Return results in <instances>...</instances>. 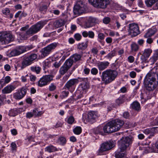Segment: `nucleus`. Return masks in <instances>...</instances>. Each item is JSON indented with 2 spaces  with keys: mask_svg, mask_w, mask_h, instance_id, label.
Listing matches in <instances>:
<instances>
[{
  "mask_svg": "<svg viewBox=\"0 0 158 158\" xmlns=\"http://www.w3.org/2000/svg\"><path fill=\"white\" fill-rule=\"evenodd\" d=\"M98 117L97 113L95 111H91L89 112L88 114V121L93 123L94 122L95 120Z\"/></svg>",
  "mask_w": 158,
  "mask_h": 158,
  "instance_id": "nucleus-18",
  "label": "nucleus"
},
{
  "mask_svg": "<svg viewBox=\"0 0 158 158\" xmlns=\"http://www.w3.org/2000/svg\"><path fill=\"white\" fill-rule=\"evenodd\" d=\"M118 75V72L115 70L107 69L102 73V80L105 84H107L114 81Z\"/></svg>",
  "mask_w": 158,
  "mask_h": 158,
  "instance_id": "nucleus-1",
  "label": "nucleus"
},
{
  "mask_svg": "<svg viewBox=\"0 0 158 158\" xmlns=\"http://www.w3.org/2000/svg\"><path fill=\"white\" fill-rule=\"evenodd\" d=\"M18 49L20 54L27 51V48L26 47L24 46H20L19 47Z\"/></svg>",
  "mask_w": 158,
  "mask_h": 158,
  "instance_id": "nucleus-45",
  "label": "nucleus"
},
{
  "mask_svg": "<svg viewBox=\"0 0 158 158\" xmlns=\"http://www.w3.org/2000/svg\"><path fill=\"white\" fill-rule=\"evenodd\" d=\"M31 70L34 72H35L36 73L39 74L41 70V68L38 65L32 66L30 68Z\"/></svg>",
  "mask_w": 158,
  "mask_h": 158,
  "instance_id": "nucleus-32",
  "label": "nucleus"
},
{
  "mask_svg": "<svg viewBox=\"0 0 158 158\" xmlns=\"http://www.w3.org/2000/svg\"><path fill=\"white\" fill-rule=\"evenodd\" d=\"M98 71L96 68H93L91 70V73L94 75H96L98 73Z\"/></svg>",
  "mask_w": 158,
  "mask_h": 158,
  "instance_id": "nucleus-53",
  "label": "nucleus"
},
{
  "mask_svg": "<svg viewBox=\"0 0 158 158\" xmlns=\"http://www.w3.org/2000/svg\"><path fill=\"white\" fill-rule=\"evenodd\" d=\"M17 113L16 109H11L9 111L8 115L10 116L14 117L17 114Z\"/></svg>",
  "mask_w": 158,
  "mask_h": 158,
  "instance_id": "nucleus-41",
  "label": "nucleus"
},
{
  "mask_svg": "<svg viewBox=\"0 0 158 158\" xmlns=\"http://www.w3.org/2000/svg\"><path fill=\"white\" fill-rule=\"evenodd\" d=\"M129 75L131 78H134L136 77V74L135 72L132 71L130 73Z\"/></svg>",
  "mask_w": 158,
  "mask_h": 158,
  "instance_id": "nucleus-62",
  "label": "nucleus"
},
{
  "mask_svg": "<svg viewBox=\"0 0 158 158\" xmlns=\"http://www.w3.org/2000/svg\"><path fill=\"white\" fill-rule=\"evenodd\" d=\"M103 130L105 133H110L115 132L111 121L108 122L103 127Z\"/></svg>",
  "mask_w": 158,
  "mask_h": 158,
  "instance_id": "nucleus-17",
  "label": "nucleus"
},
{
  "mask_svg": "<svg viewBox=\"0 0 158 158\" xmlns=\"http://www.w3.org/2000/svg\"><path fill=\"white\" fill-rule=\"evenodd\" d=\"M14 40V36L10 33L1 32V44H8Z\"/></svg>",
  "mask_w": 158,
  "mask_h": 158,
  "instance_id": "nucleus-7",
  "label": "nucleus"
},
{
  "mask_svg": "<svg viewBox=\"0 0 158 158\" xmlns=\"http://www.w3.org/2000/svg\"><path fill=\"white\" fill-rule=\"evenodd\" d=\"M3 14L6 15H8L10 13V10L7 8H6L2 11Z\"/></svg>",
  "mask_w": 158,
  "mask_h": 158,
  "instance_id": "nucleus-52",
  "label": "nucleus"
},
{
  "mask_svg": "<svg viewBox=\"0 0 158 158\" xmlns=\"http://www.w3.org/2000/svg\"><path fill=\"white\" fill-rule=\"evenodd\" d=\"M105 38V35L102 33L99 32L98 34V38L100 40H98V41L100 43H101V40H104Z\"/></svg>",
  "mask_w": 158,
  "mask_h": 158,
  "instance_id": "nucleus-44",
  "label": "nucleus"
},
{
  "mask_svg": "<svg viewBox=\"0 0 158 158\" xmlns=\"http://www.w3.org/2000/svg\"><path fill=\"white\" fill-rule=\"evenodd\" d=\"M60 61L56 62L53 64V66L56 68H58L61 65Z\"/></svg>",
  "mask_w": 158,
  "mask_h": 158,
  "instance_id": "nucleus-56",
  "label": "nucleus"
},
{
  "mask_svg": "<svg viewBox=\"0 0 158 158\" xmlns=\"http://www.w3.org/2000/svg\"><path fill=\"white\" fill-rule=\"evenodd\" d=\"M88 87V84L85 82H83L79 85L77 90V92L78 93L79 91L83 92Z\"/></svg>",
  "mask_w": 158,
  "mask_h": 158,
  "instance_id": "nucleus-22",
  "label": "nucleus"
},
{
  "mask_svg": "<svg viewBox=\"0 0 158 158\" xmlns=\"http://www.w3.org/2000/svg\"><path fill=\"white\" fill-rule=\"evenodd\" d=\"M158 60V57L153 55L150 58L148 61V63L150 64H154Z\"/></svg>",
  "mask_w": 158,
  "mask_h": 158,
  "instance_id": "nucleus-38",
  "label": "nucleus"
},
{
  "mask_svg": "<svg viewBox=\"0 0 158 158\" xmlns=\"http://www.w3.org/2000/svg\"><path fill=\"white\" fill-rule=\"evenodd\" d=\"M67 122L70 124H73L74 122V118L73 116H70L68 118Z\"/></svg>",
  "mask_w": 158,
  "mask_h": 158,
  "instance_id": "nucleus-46",
  "label": "nucleus"
},
{
  "mask_svg": "<svg viewBox=\"0 0 158 158\" xmlns=\"http://www.w3.org/2000/svg\"><path fill=\"white\" fill-rule=\"evenodd\" d=\"M82 35L84 37H87L88 36L91 39L94 38L95 34L94 32L90 31H84L82 32Z\"/></svg>",
  "mask_w": 158,
  "mask_h": 158,
  "instance_id": "nucleus-24",
  "label": "nucleus"
},
{
  "mask_svg": "<svg viewBox=\"0 0 158 158\" xmlns=\"http://www.w3.org/2000/svg\"><path fill=\"white\" fill-rule=\"evenodd\" d=\"M131 106L132 109L137 111L140 110L141 109L140 104L136 101L133 102L131 104Z\"/></svg>",
  "mask_w": 158,
  "mask_h": 158,
  "instance_id": "nucleus-26",
  "label": "nucleus"
},
{
  "mask_svg": "<svg viewBox=\"0 0 158 158\" xmlns=\"http://www.w3.org/2000/svg\"><path fill=\"white\" fill-rule=\"evenodd\" d=\"M82 56L80 54L75 53L73 54L70 58L73 62H76L79 60L81 57Z\"/></svg>",
  "mask_w": 158,
  "mask_h": 158,
  "instance_id": "nucleus-29",
  "label": "nucleus"
},
{
  "mask_svg": "<svg viewBox=\"0 0 158 158\" xmlns=\"http://www.w3.org/2000/svg\"><path fill=\"white\" fill-rule=\"evenodd\" d=\"M99 22V21L98 19L93 17H90L86 22L85 26L87 28H89L94 26L96 24L98 23Z\"/></svg>",
  "mask_w": 158,
  "mask_h": 158,
  "instance_id": "nucleus-16",
  "label": "nucleus"
},
{
  "mask_svg": "<svg viewBox=\"0 0 158 158\" xmlns=\"http://www.w3.org/2000/svg\"><path fill=\"white\" fill-rule=\"evenodd\" d=\"M33 113L34 115L36 117L41 116L44 113L42 111H39L37 109H35L33 110Z\"/></svg>",
  "mask_w": 158,
  "mask_h": 158,
  "instance_id": "nucleus-37",
  "label": "nucleus"
},
{
  "mask_svg": "<svg viewBox=\"0 0 158 158\" xmlns=\"http://www.w3.org/2000/svg\"><path fill=\"white\" fill-rule=\"evenodd\" d=\"M86 6L81 1L77 2L74 7L73 12L75 14L82 13L85 10Z\"/></svg>",
  "mask_w": 158,
  "mask_h": 158,
  "instance_id": "nucleus-10",
  "label": "nucleus"
},
{
  "mask_svg": "<svg viewBox=\"0 0 158 158\" xmlns=\"http://www.w3.org/2000/svg\"><path fill=\"white\" fill-rule=\"evenodd\" d=\"M64 24V21L62 19H60L56 21L54 23V25L55 27L57 28L60 27Z\"/></svg>",
  "mask_w": 158,
  "mask_h": 158,
  "instance_id": "nucleus-33",
  "label": "nucleus"
},
{
  "mask_svg": "<svg viewBox=\"0 0 158 158\" xmlns=\"http://www.w3.org/2000/svg\"><path fill=\"white\" fill-rule=\"evenodd\" d=\"M111 122L115 132L119 130L124 124V122L123 120L119 119H115Z\"/></svg>",
  "mask_w": 158,
  "mask_h": 158,
  "instance_id": "nucleus-13",
  "label": "nucleus"
},
{
  "mask_svg": "<svg viewBox=\"0 0 158 158\" xmlns=\"http://www.w3.org/2000/svg\"><path fill=\"white\" fill-rule=\"evenodd\" d=\"M10 146L11 147V150L13 152H14L16 151L17 146L15 142H13L11 143Z\"/></svg>",
  "mask_w": 158,
  "mask_h": 158,
  "instance_id": "nucleus-49",
  "label": "nucleus"
},
{
  "mask_svg": "<svg viewBox=\"0 0 158 158\" xmlns=\"http://www.w3.org/2000/svg\"><path fill=\"white\" fill-rule=\"evenodd\" d=\"M47 9V7L46 5H44L41 6L39 9V10L41 12H45Z\"/></svg>",
  "mask_w": 158,
  "mask_h": 158,
  "instance_id": "nucleus-51",
  "label": "nucleus"
},
{
  "mask_svg": "<svg viewBox=\"0 0 158 158\" xmlns=\"http://www.w3.org/2000/svg\"><path fill=\"white\" fill-rule=\"evenodd\" d=\"M37 55L35 54H32L29 56H26L22 61L21 69H23L26 67L31 64L33 61L37 58Z\"/></svg>",
  "mask_w": 158,
  "mask_h": 158,
  "instance_id": "nucleus-6",
  "label": "nucleus"
},
{
  "mask_svg": "<svg viewBox=\"0 0 158 158\" xmlns=\"http://www.w3.org/2000/svg\"><path fill=\"white\" fill-rule=\"evenodd\" d=\"M83 72L85 74H88L89 73L90 69L89 68L85 67L84 69Z\"/></svg>",
  "mask_w": 158,
  "mask_h": 158,
  "instance_id": "nucleus-64",
  "label": "nucleus"
},
{
  "mask_svg": "<svg viewBox=\"0 0 158 158\" xmlns=\"http://www.w3.org/2000/svg\"><path fill=\"white\" fill-rule=\"evenodd\" d=\"M115 146L114 143L112 141H107L102 143L100 148L97 152L98 155H101L103 154L104 152L108 151Z\"/></svg>",
  "mask_w": 158,
  "mask_h": 158,
  "instance_id": "nucleus-4",
  "label": "nucleus"
},
{
  "mask_svg": "<svg viewBox=\"0 0 158 158\" xmlns=\"http://www.w3.org/2000/svg\"><path fill=\"white\" fill-rule=\"evenodd\" d=\"M34 115L33 113L31 112H27L26 114V117L27 118H30Z\"/></svg>",
  "mask_w": 158,
  "mask_h": 158,
  "instance_id": "nucleus-63",
  "label": "nucleus"
},
{
  "mask_svg": "<svg viewBox=\"0 0 158 158\" xmlns=\"http://www.w3.org/2000/svg\"><path fill=\"white\" fill-rule=\"evenodd\" d=\"M29 77L30 81H35L37 79L36 76L33 75H30Z\"/></svg>",
  "mask_w": 158,
  "mask_h": 158,
  "instance_id": "nucleus-59",
  "label": "nucleus"
},
{
  "mask_svg": "<svg viewBox=\"0 0 158 158\" xmlns=\"http://www.w3.org/2000/svg\"><path fill=\"white\" fill-rule=\"evenodd\" d=\"M10 77L9 76H6V77H3L1 80V85L2 87L6 85V84H8L11 81Z\"/></svg>",
  "mask_w": 158,
  "mask_h": 158,
  "instance_id": "nucleus-25",
  "label": "nucleus"
},
{
  "mask_svg": "<svg viewBox=\"0 0 158 158\" xmlns=\"http://www.w3.org/2000/svg\"><path fill=\"white\" fill-rule=\"evenodd\" d=\"M131 52H136L139 49V46L136 43L133 42L131 45Z\"/></svg>",
  "mask_w": 158,
  "mask_h": 158,
  "instance_id": "nucleus-31",
  "label": "nucleus"
},
{
  "mask_svg": "<svg viewBox=\"0 0 158 158\" xmlns=\"http://www.w3.org/2000/svg\"><path fill=\"white\" fill-rule=\"evenodd\" d=\"M58 142L61 145H64L66 143V140L65 138L63 137H60L58 140Z\"/></svg>",
  "mask_w": 158,
  "mask_h": 158,
  "instance_id": "nucleus-43",
  "label": "nucleus"
},
{
  "mask_svg": "<svg viewBox=\"0 0 158 158\" xmlns=\"http://www.w3.org/2000/svg\"><path fill=\"white\" fill-rule=\"evenodd\" d=\"M79 82L77 79L74 78L68 81L66 83L64 86L65 89H67L68 90L71 91L70 89L75 87L76 84Z\"/></svg>",
  "mask_w": 158,
  "mask_h": 158,
  "instance_id": "nucleus-12",
  "label": "nucleus"
},
{
  "mask_svg": "<svg viewBox=\"0 0 158 158\" xmlns=\"http://www.w3.org/2000/svg\"><path fill=\"white\" fill-rule=\"evenodd\" d=\"M156 31V29L155 27H153L152 28L149 29L147 33L144 35V37L145 38H148L153 35Z\"/></svg>",
  "mask_w": 158,
  "mask_h": 158,
  "instance_id": "nucleus-23",
  "label": "nucleus"
},
{
  "mask_svg": "<svg viewBox=\"0 0 158 158\" xmlns=\"http://www.w3.org/2000/svg\"><path fill=\"white\" fill-rule=\"evenodd\" d=\"M123 102V100L122 97H120L116 100V102L118 105H119Z\"/></svg>",
  "mask_w": 158,
  "mask_h": 158,
  "instance_id": "nucleus-50",
  "label": "nucleus"
},
{
  "mask_svg": "<svg viewBox=\"0 0 158 158\" xmlns=\"http://www.w3.org/2000/svg\"><path fill=\"white\" fill-rule=\"evenodd\" d=\"M103 22L106 24L108 23L110 21V19L109 17L104 18L103 20Z\"/></svg>",
  "mask_w": 158,
  "mask_h": 158,
  "instance_id": "nucleus-57",
  "label": "nucleus"
},
{
  "mask_svg": "<svg viewBox=\"0 0 158 158\" xmlns=\"http://www.w3.org/2000/svg\"><path fill=\"white\" fill-rule=\"evenodd\" d=\"M45 151L48 152H54L56 151H58L56 147L52 145H50L46 147L44 149Z\"/></svg>",
  "mask_w": 158,
  "mask_h": 158,
  "instance_id": "nucleus-28",
  "label": "nucleus"
},
{
  "mask_svg": "<svg viewBox=\"0 0 158 158\" xmlns=\"http://www.w3.org/2000/svg\"><path fill=\"white\" fill-rule=\"evenodd\" d=\"M27 91L26 89L22 88L20 90L14 94V97L17 100L20 99L24 97L27 93Z\"/></svg>",
  "mask_w": 158,
  "mask_h": 158,
  "instance_id": "nucleus-15",
  "label": "nucleus"
},
{
  "mask_svg": "<svg viewBox=\"0 0 158 158\" xmlns=\"http://www.w3.org/2000/svg\"><path fill=\"white\" fill-rule=\"evenodd\" d=\"M87 47V44L86 43H82L79 44L78 46V48L79 50H83Z\"/></svg>",
  "mask_w": 158,
  "mask_h": 158,
  "instance_id": "nucleus-39",
  "label": "nucleus"
},
{
  "mask_svg": "<svg viewBox=\"0 0 158 158\" xmlns=\"http://www.w3.org/2000/svg\"><path fill=\"white\" fill-rule=\"evenodd\" d=\"M56 89V86L53 83H51L49 86V90L51 91H53Z\"/></svg>",
  "mask_w": 158,
  "mask_h": 158,
  "instance_id": "nucleus-55",
  "label": "nucleus"
},
{
  "mask_svg": "<svg viewBox=\"0 0 158 158\" xmlns=\"http://www.w3.org/2000/svg\"><path fill=\"white\" fill-rule=\"evenodd\" d=\"M91 52L94 54L97 55L98 53V50L97 48L94 47L92 49Z\"/></svg>",
  "mask_w": 158,
  "mask_h": 158,
  "instance_id": "nucleus-60",
  "label": "nucleus"
},
{
  "mask_svg": "<svg viewBox=\"0 0 158 158\" xmlns=\"http://www.w3.org/2000/svg\"><path fill=\"white\" fill-rule=\"evenodd\" d=\"M15 88V85L13 84H10L4 87L2 90V92L4 94L10 93L14 90Z\"/></svg>",
  "mask_w": 158,
  "mask_h": 158,
  "instance_id": "nucleus-20",
  "label": "nucleus"
},
{
  "mask_svg": "<svg viewBox=\"0 0 158 158\" xmlns=\"http://www.w3.org/2000/svg\"><path fill=\"white\" fill-rule=\"evenodd\" d=\"M74 37L75 39L77 41L80 40L81 38V35L79 33L76 34L74 35Z\"/></svg>",
  "mask_w": 158,
  "mask_h": 158,
  "instance_id": "nucleus-54",
  "label": "nucleus"
},
{
  "mask_svg": "<svg viewBox=\"0 0 158 158\" xmlns=\"http://www.w3.org/2000/svg\"><path fill=\"white\" fill-rule=\"evenodd\" d=\"M154 128L146 129L144 130L143 133L147 135L150 134V136L148 137L149 138H151L152 136L154 135Z\"/></svg>",
  "mask_w": 158,
  "mask_h": 158,
  "instance_id": "nucleus-27",
  "label": "nucleus"
},
{
  "mask_svg": "<svg viewBox=\"0 0 158 158\" xmlns=\"http://www.w3.org/2000/svg\"><path fill=\"white\" fill-rule=\"evenodd\" d=\"M83 92L82 91H79L78 93L77 92V93L79 94L80 93V94L79 95H78L77 97V99H78L81 98H82L83 96Z\"/></svg>",
  "mask_w": 158,
  "mask_h": 158,
  "instance_id": "nucleus-61",
  "label": "nucleus"
},
{
  "mask_svg": "<svg viewBox=\"0 0 158 158\" xmlns=\"http://www.w3.org/2000/svg\"><path fill=\"white\" fill-rule=\"evenodd\" d=\"M57 44L56 43H52L44 48L40 51L42 57L48 56L57 46Z\"/></svg>",
  "mask_w": 158,
  "mask_h": 158,
  "instance_id": "nucleus-8",
  "label": "nucleus"
},
{
  "mask_svg": "<svg viewBox=\"0 0 158 158\" xmlns=\"http://www.w3.org/2000/svg\"><path fill=\"white\" fill-rule=\"evenodd\" d=\"M95 7L105 9L110 4L109 0H88Z\"/></svg>",
  "mask_w": 158,
  "mask_h": 158,
  "instance_id": "nucleus-5",
  "label": "nucleus"
},
{
  "mask_svg": "<svg viewBox=\"0 0 158 158\" xmlns=\"http://www.w3.org/2000/svg\"><path fill=\"white\" fill-rule=\"evenodd\" d=\"M69 69L68 68L63 64L60 68L59 72L61 75H63Z\"/></svg>",
  "mask_w": 158,
  "mask_h": 158,
  "instance_id": "nucleus-35",
  "label": "nucleus"
},
{
  "mask_svg": "<svg viewBox=\"0 0 158 158\" xmlns=\"http://www.w3.org/2000/svg\"><path fill=\"white\" fill-rule=\"evenodd\" d=\"M69 92L68 91L65 90L63 91L61 93V97L62 98H64L68 96Z\"/></svg>",
  "mask_w": 158,
  "mask_h": 158,
  "instance_id": "nucleus-48",
  "label": "nucleus"
},
{
  "mask_svg": "<svg viewBox=\"0 0 158 158\" xmlns=\"http://www.w3.org/2000/svg\"><path fill=\"white\" fill-rule=\"evenodd\" d=\"M116 55V52L115 50H113L110 52L108 53L106 56L105 57L108 59H110Z\"/></svg>",
  "mask_w": 158,
  "mask_h": 158,
  "instance_id": "nucleus-40",
  "label": "nucleus"
},
{
  "mask_svg": "<svg viewBox=\"0 0 158 158\" xmlns=\"http://www.w3.org/2000/svg\"><path fill=\"white\" fill-rule=\"evenodd\" d=\"M128 31L130 35L133 36H135L140 33L138 25L134 23L129 24Z\"/></svg>",
  "mask_w": 158,
  "mask_h": 158,
  "instance_id": "nucleus-11",
  "label": "nucleus"
},
{
  "mask_svg": "<svg viewBox=\"0 0 158 158\" xmlns=\"http://www.w3.org/2000/svg\"><path fill=\"white\" fill-rule=\"evenodd\" d=\"M73 63V61L70 58L66 60L63 64L69 69L72 65Z\"/></svg>",
  "mask_w": 158,
  "mask_h": 158,
  "instance_id": "nucleus-30",
  "label": "nucleus"
},
{
  "mask_svg": "<svg viewBox=\"0 0 158 158\" xmlns=\"http://www.w3.org/2000/svg\"><path fill=\"white\" fill-rule=\"evenodd\" d=\"M131 137H123L118 141L119 148L120 151H125L132 143Z\"/></svg>",
  "mask_w": 158,
  "mask_h": 158,
  "instance_id": "nucleus-3",
  "label": "nucleus"
},
{
  "mask_svg": "<svg viewBox=\"0 0 158 158\" xmlns=\"http://www.w3.org/2000/svg\"><path fill=\"white\" fill-rule=\"evenodd\" d=\"M95 133L97 134H100L102 135H104V133L103 130V127H97L95 130Z\"/></svg>",
  "mask_w": 158,
  "mask_h": 158,
  "instance_id": "nucleus-36",
  "label": "nucleus"
},
{
  "mask_svg": "<svg viewBox=\"0 0 158 158\" xmlns=\"http://www.w3.org/2000/svg\"><path fill=\"white\" fill-rule=\"evenodd\" d=\"M53 76L51 75L44 76L38 82V85L40 87H42L47 85L53 80Z\"/></svg>",
  "mask_w": 158,
  "mask_h": 158,
  "instance_id": "nucleus-9",
  "label": "nucleus"
},
{
  "mask_svg": "<svg viewBox=\"0 0 158 158\" xmlns=\"http://www.w3.org/2000/svg\"><path fill=\"white\" fill-rule=\"evenodd\" d=\"M158 0H146L145 3L148 7H151Z\"/></svg>",
  "mask_w": 158,
  "mask_h": 158,
  "instance_id": "nucleus-34",
  "label": "nucleus"
},
{
  "mask_svg": "<svg viewBox=\"0 0 158 158\" xmlns=\"http://www.w3.org/2000/svg\"><path fill=\"white\" fill-rule=\"evenodd\" d=\"M44 25V22L40 21L36 24L32 26L30 28L26 31V34L23 37H22L24 39H26L28 37V35H32L37 32L43 27ZM23 33L21 34V36H22Z\"/></svg>",
  "mask_w": 158,
  "mask_h": 158,
  "instance_id": "nucleus-2",
  "label": "nucleus"
},
{
  "mask_svg": "<svg viewBox=\"0 0 158 158\" xmlns=\"http://www.w3.org/2000/svg\"><path fill=\"white\" fill-rule=\"evenodd\" d=\"M10 54L12 56H15L18 55L20 54L18 49H17L14 50H12L10 52Z\"/></svg>",
  "mask_w": 158,
  "mask_h": 158,
  "instance_id": "nucleus-47",
  "label": "nucleus"
},
{
  "mask_svg": "<svg viewBox=\"0 0 158 158\" xmlns=\"http://www.w3.org/2000/svg\"><path fill=\"white\" fill-rule=\"evenodd\" d=\"M109 64L108 61H100L97 63V65L99 71H101L106 69L109 66Z\"/></svg>",
  "mask_w": 158,
  "mask_h": 158,
  "instance_id": "nucleus-19",
  "label": "nucleus"
},
{
  "mask_svg": "<svg viewBox=\"0 0 158 158\" xmlns=\"http://www.w3.org/2000/svg\"><path fill=\"white\" fill-rule=\"evenodd\" d=\"M152 52V50L149 48L145 49L142 52V54L140 57V59L143 63L147 61V59L149 57Z\"/></svg>",
  "mask_w": 158,
  "mask_h": 158,
  "instance_id": "nucleus-14",
  "label": "nucleus"
},
{
  "mask_svg": "<svg viewBox=\"0 0 158 158\" xmlns=\"http://www.w3.org/2000/svg\"><path fill=\"white\" fill-rule=\"evenodd\" d=\"M82 129L80 127H77L73 130L74 133L76 135H79L81 132Z\"/></svg>",
  "mask_w": 158,
  "mask_h": 158,
  "instance_id": "nucleus-42",
  "label": "nucleus"
},
{
  "mask_svg": "<svg viewBox=\"0 0 158 158\" xmlns=\"http://www.w3.org/2000/svg\"><path fill=\"white\" fill-rule=\"evenodd\" d=\"M128 61L131 63H133L135 60L134 57L131 56H129L127 58Z\"/></svg>",
  "mask_w": 158,
  "mask_h": 158,
  "instance_id": "nucleus-58",
  "label": "nucleus"
},
{
  "mask_svg": "<svg viewBox=\"0 0 158 158\" xmlns=\"http://www.w3.org/2000/svg\"><path fill=\"white\" fill-rule=\"evenodd\" d=\"M124 151H120L119 149L115 152V156L116 158H126V155L124 152Z\"/></svg>",
  "mask_w": 158,
  "mask_h": 158,
  "instance_id": "nucleus-21",
  "label": "nucleus"
}]
</instances>
